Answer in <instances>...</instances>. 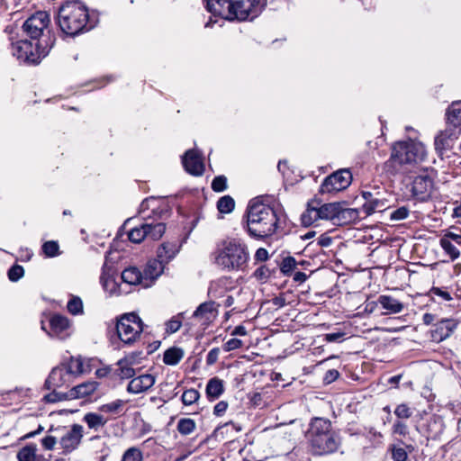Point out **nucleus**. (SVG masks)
Wrapping results in <instances>:
<instances>
[{
    "mask_svg": "<svg viewBox=\"0 0 461 461\" xmlns=\"http://www.w3.org/2000/svg\"><path fill=\"white\" fill-rule=\"evenodd\" d=\"M271 276L268 267L263 265L258 267L254 272V276L260 282H266Z\"/></svg>",
    "mask_w": 461,
    "mask_h": 461,
    "instance_id": "nucleus-49",
    "label": "nucleus"
},
{
    "mask_svg": "<svg viewBox=\"0 0 461 461\" xmlns=\"http://www.w3.org/2000/svg\"><path fill=\"white\" fill-rule=\"evenodd\" d=\"M141 352H132L127 356H125L123 358L120 359L117 363V365H131L135 366L140 363L141 358Z\"/></svg>",
    "mask_w": 461,
    "mask_h": 461,
    "instance_id": "nucleus-46",
    "label": "nucleus"
},
{
    "mask_svg": "<svg viewBox=\"0 0 461 461\" xmlns=\"http://www.w3.org/2000/svg\"><path fill=\"white\" fill-rule=\"evenodd\" d=\"M394 414L399 419H409L412 415V411L407 404L402 403L395 408Z\"/></svg>",
    "mask_w": 461,
    "mask_h": 461,
    "instance_id": "nucleus-51",
    "label": "nucleus"
},
{
    "mask_svg": "<svg viewBox=\"0 0 461 461\" xmlns=\"http://www.w3.org/2000/svg\"><path fill=\"white\" fill-rule=\"evenodd\" d=\"M242 346V341L239 339H230L224 345L223 349L226 352L240 348Z\"/></svg>",
    "mask_w": 461,
    "mask_h": 461,
    "instance_id": "nucleus-57",
    "label": "nucleus"
},
{
    "mask_svg": "<svg viewBox=\"0 0 461 461\" xmlns=\"http://www.w3.org/2000/svg\"><path fill=\"white\" fill-rule=\"evenodd\" d=\"M122 461H142V453L137 447H130L124 452Z\"/></svg>",
    "mask_w": 461,
    "mask_h": 461,
    "instance_id": "nucleus-45",
    "label": "nucleus"
},
{
    "mask_svg": "<svg viewBox=\"0 0 461 461\" xmlns=\"http://www.w3.org/2000/svg\"><path fill=\"white\" fill-rule=\"evenodd\" d=\"M122 280L123 283L130 285H141L144 287V279L142 276V272L137 267H126L122 272Z\"/></svg>",
    "mask_w": 461,
    "mask_h": 461,
    "instance_id": "nucleus-26",
    "label": "nucleus"
},
{
    "mask_svg": "<svg viewBox=\"0 0 461 461\" xmlns=\"http://www.w3.org/2000/svg\"><path fill=\"white\" fill-rule=\"evenodd\" d=\"M126 401L117 399L113 402L103 404L99 407V411L104 413H110L113 415H120L122 413L123 407L126 404Z\"/></svg>",
    "mask_w": 461,
    "mask_h": 461,
    "instance_id": "nucleus-35",
    "label": "nucleus"
},
{
    "mask_svg": "<svg viewBox=\"0 0 461 461\" xmlns=\"http://www.w3.org/2000/svg\"><path fill=\"white\" fill-rule=\"evenodd\" d=\"M165 267L155 259L149 260L143 269L144 288L150 287L154 282L163 274Z\"/></svg>",
    "mask_w": 461,
    "mask_h": 461,
    "instance_id": "nucleus-19",
    "label": "nucleus"
},
{
    "mask_svg": "<svg viewBox=\"0 0 461 461\" xmlns=\"http://www.w3.org/2000/svg\"><path fill=\"white\" fill-rule=\"evenodd\" d=\"M48 53L47 46L41 47L40 41L20 40L12 43V54L27 64H39Z\"/></svg>",
    "mask_w": 461,
    "mask_h": 461,
    "instance_id": "nucleus-7",
    "label": "nucleus"
},
{
    "mask_svg": "<svg viewBox=\"0 0 461 461\" xmlns=\"http://www.w3.org/2000/svg\"><path fill=\"white\" fill-rule=\"evenodd\" d=\"M200 397V393L195 389L185 390L181 396L182 402L185 405H191L195 402Z\"/></svg>",
    "mask_w": 461,
    "mask_h": 461,
    "instance_id": "nucleus-44",
    "label": "nucleus"
},
{
    "mask_svg": "<svg viewBox=\"0 0 461 461\" xmlns=\"http://www.w3.org/2000/svg\"><path fill=\"white\" fill-rule=\"evenodd\" d=\"M155 384V378L151 375H141L132 378L128 386L127 391L131 393H140L149 389Z\"/></svg>",
    "mask_w": 461,
    "mask_h": 461,
    "instance_id": "nucleus-23",
    "label": "nucleus"
},
{
    "mask_svg": "<svg viewBox=\"0 0 461 461\" xmlns=\"http://www.w3.org/2000/svg\"><path fill=\"white\" fill-rule=\"evenodd\" d=\"M340 203H330L322 204L319 209L321 220H329L335 221L337 212Z\"/></svg>",
    "mask_w": 461,
    "mask_h": 461,
    "instance_id": "nucleus-34",
    "label": "nucleus"
},
{
    "mask_svg": "<svg viewBox=\"0 0 461 461\" xmlns=\"http://www.w3.org/2000/svg\"><path fill=\"white\" fill-rule=\"evenodd\" d=\"M84 436V428L79 424H73L61 437L59 444L64 454H69L78 447Z\"/></svg>",
    "mask_w": 461,
    "mask_h": 461,
    "instance_id": "nucleus-14",
    "label": "nucleus"
},
{
    "mask_svg": "<svg viewBox=\"0 0 461 461\" xmlns=\"http://www.w3.org/2000/svg\"><path fill=\"white\" fill-rule=\"evenodd\" d=\"M231 284L230 277H221L211 283L208 289V295L212 299H219L224 296Z\"/></svg>",
    "mask_w": 461,
    "mask_h": 461,
    "instance_id": "nucleus-24",
    "label": "nucleus"
},
{
    "mask_svg": "<svg viewBox=\"0 0 461 461\" xmlns=\"http://www.w3.org/2000/svg\"><path fill=\"white\" fill-rule=\"evenodd\" d=\"M388 207V201L384 197V194L380 191L379 194L373 199V202L370 204H363V211L366 215H371L375 212H383Z\"/></svg>",
    "mask_w": 461,
    "mask_h": 461,
    "instance_id": "nucleus-31",
    "label": "nucleus"
},
{
    "mask_svg": "<svg viewBox=\"0 0 461 461\" xmlns=\"http://www.w3.org/2000/svg\"><path fill=\"white\" fill-rule=\"evenodd\" d=\"M50 330L49 335L59 339H65L72 333L70 321L63 315L54 314L50 320Z\"/></svg>",
    "mask_w": 461,
    "mask_h": 461,
    "instance_id": "nucleus-15",
    "label": "nucleus"
},
{
    "mask_svg": "<svg viewBox=\"0 0 461 461\" xmlns=\"http://www.w3.org/2000/svg\"><path fill=\"white\" fill-rule=\"evenodd\" d=\"M439 243L451 260H456L460 256L459 249L452 242L447 240V239H440Z\"/></svg>",
    "mask_w": 461,
    "mask_h": 461,
    "instance_id": "nucleus-40",
    "label": "nucleus"
},
{
    "mask_svg": "<svg viewBox=\"0 0 461 461\" xmlns=\"http://www.w3.org/2000/svg\"><path fill=\"white\" fill-rule=\"evenodd\" d=\"M426 158V149L414 140L398 141L392 146L391 156L385 162L386 170L392 174H407Z\"/></svg>",
    "mask_w": 461,
    "mask_h": 461,
    "instance_id": "nucleus-3",
    "label": "nucleus"
},
{
    "mask_svg": "<svg viewBox=\"0 0 461 461\" xmlns=\"http://www.w3.org/2000/svg\"><path fill=\"white\" fill-rule=\"evenodd\" d=\"M57 20L61 32L72 37L92 30L98 22L94 14H89L85 4L77 0L62 4Z\"/></svg>",
    "mask_w": 461,
    "mask_h": 461,
    "instance_id": "nucleus-1",
    "label": "nucleus"
},
{
    "mask_svg": "<svg viewBox=\"0 0 461 461\" xmlns=\"http://www.w3.org/2000/svg\"><path fill=\"white\" fill-rule=\"evenodd\" d=\"M99 384L95 381H87L71 388L65 393H50L44 398L48 402H56L68 399L85 398L92 395L98 388Z\"/></svg>",
    "mask_w": 461,
    "mask_h": 461,
    "instance_id": "nucleus-11",
    "label": "nucleus"
},
{
    "mask_svg": "<svg viewBox=\"0 0 461 461\" xmlns=\"http://www.w3.org/2000/svg\"><path fill=\"white\" fill-rule=\"evenodd\" d=\"M173 399V389L170 383L160 384L159 396L152 397L150 400L158 407Z\"/></svg>",
    "mask_w": 461,
    "mask_h": 461,
    "instance_id": "nucleus-33",
    "label": "nucleus"
},
{
    "mask_svg": "<svg viewBox=\"0 0 461 461\" xmlns=\"http://www.w3.org/2000/svg\"><path fill=\"white\" fill-rule=\"evenodd\" d=\"M352 176L348 169H341L327 176L321 185L322 194H330L346 189L351 183Z\"/></svg>",
    "mask_w": 461,
    "mask_h": 461,
    "instance_id": "nucleus-13",
    "label": "nucleus"
},
{
    "mask_svg": "<svg viewBox=\"0 0 461 461\" xmlns=\"http://www.w3.org/2000/svg\"><path fill=\"white\" fill-rule=\"evenodd\" d=\"M358 219V211L353 208H344L339 204L334 221L336 225H346Z\"/></svg>",
    "mask_w": 461,
    "mask_h": 461,
    "instance_id": "nucleus-28",
    "label": "nucleus"
},
{
    "mask_svg": "<svg viewBox=\"0 0 461 461\" xmlns=\"http://www.w3.org/2000/svg\"><path fill=\"white\" fill-rule=\"evenodd\" d=\"M173 258V244L171 242L162 243L157 249V260L166 267L170 263Z\"/></svg>",
    "mask_w": 461,
    "mask_h": 461,
    "instance_id": "nucleus-32",
    "label": "nucleus"
},
{
    "mask_svg": "<svg viewBox=\"0 0 461 461\" xmlns=\"http://www.w3.org/2000/svg\"><path fill=\"white\" fill-rule=\"evenodd\" d=\"M456 328V322L454 320L445 319L438 321L431 331L433 340L440 342L448 338Z\"/></svg>",
    "mask_w": 461,
    "mask_h": 461,
    "instance_id": "nucleus-22",
    "label": "nucleus"
},
{
    "mask_svg": "<svg viewBox=\"0 0 461 461\" xmlns=\"http://www.w3.org/2000/svg\"><path fill=\"white\" fill-rule=\"evenodd\" d=\"M409 209L405 206H402L390 213V218L392 221H402L408 217Z\"/></svg>",
    "mask_w": 461,
    "mask_h": 461,
    "instance_id": "nucleus-52",
    "label": "nucleus"
},
{
    "mask_svg": "<svg viewBox=\"0 0 461 461\" xmlns=\"http://www.w3.org/2000/svg\"><path fill=\"white\" fill-rule=\"evenodd\" d=\"M254 258L256 261L258 262H265L268 259V252L264 248H259L256 250V253L254 255Z\"/></svg>",
    "mask_w": 461,
    "mask_h": 461,
    "instance_id": "nucleus-63",
    "label": "nucleus"
},
{
    "mask_svg": "<svg viewBox=\"0 0 461 461\" xmlns=\"http://www.w3.org/2000/svg\"><path fill=\"white\" fill-rule=\"evenodd\" d=\"M166 231V226L162 222H145L139 227L131 229L128 232L129 240L133 243H140L145 238L152 240H159Z\"/></svg>",
    "mask_w": 461,
    "mask_h": 461,
    "instance_id": "nucleus-10",
    "label": "nucleus"
},
{
    "mask_svg": "<svg viewBox=\"0 0 461 461\" xmlns=\"http://www.w3.org/2000/svg\"><path fill=\"white\" fill-rule=\"evenodd\" d=\"M321 219L319 209L308 205L307 210L302 214L301 220L303 225L308 226L312 224L317 220Z\"/></svg>",
    "mask_w": 461,
    "mask_h": 461,
    "instance_id": "nucleus-36",
    "label": "nucleus"
},
{
    "mask_svg": "<svg viewBox=\"0 0 461 461\" xmlns=\"http://www.w3.org/2000/svg\"><path fill=\"white\" fill-rule=\"evenodd\" d=\"M214 263L226 272H246L249 262L247 244L237 239L228 238L217 243L213 252Z\"/></svg>",
    "mask_w": 461,
    "mask_h": 461,
    "instance_id": "nucleus-2",
    "label": "nucleus"
},
{
    "mask_svg": "<svg viewBox=\"0 0 461 461\" xmlns=\"http://www.w3.org/2000/svg\"><path fill=\"white\" fill-rule=\"evenodd\" d=\"M224 383L221 379L214 376L208 380L205 387V394L209 401L212 402L219 399L224 393Z\"/></svg>",
    "mask_w": 461,
    "mask_h": 461,
    "instance_id": "nucleus-25",
    "label": "nucleus"
},
{
    "mask_svg": "<svg viewBox=\"0 0 461 461\" xmlns=\"http://www.w3.org/2000/svg\"><path fill=\"white\" fill-rule=\"evenodd\" d=\"M344 332L328 333L324 335V340L330 343L337 342L339 341L344 337Z\"/></svg>",
    "mask_w": 461,
    "mask_h": 461,
    "instance_id": "nucleus-64",
    "label": "nucleus"
},
{
    "mask_svg": "<svg viewBox=\"0 0 461 461\" xmlns=\"http://www.w3.org/2000/svg\"><path fill=\"white\" fill-rule=\"evenodd\" d=\"M429 293L432 295H436V296L440 297L443 301H450V300H452V296H451V294L447 291L443 290V289L438 288V287H432L430 289Z\"/></svg>",
    "mask_w": 461,
    "mask_h": 461,
    "instance_id": "nucleus-54",
    "label": "nucleus"
},
{
    "mask_svg": "<svg viewBox=\"0 0 461 461\" xmlns=\"http://www.w3.org/2000/svg\"><path fill=\"white\" fill-rule=\"evenodd\" d=\"M305 437L312 452L318 456L336 452L340 443L331 421L321 417L311 420Z\"/></svg>",
    "mask_w": 461,
    "mask_h": 461,
    "instance_id": "nucleus-4",
    "label": "nucleus"
},
{
    "mask_svg": "<svg viewBox=\"0 0 461 461\" xmlns=\"http://www.w3.org/2000/svg\"><path fill=\"white\" fill-rule=\"evenodd\" d=\"M157 202V200L153 197H150V198H147L145 200L142 201V203H140V211L139 212L140 213H144L145 211L149 210V209H151L152 212L155 211V206H154V203Z\"/></svg>",
    "mask_w": 461,
    "mask_h": 461,
    "instance_id": "nucleus-55",
    "label": "nucleus"
},
{
    "mask_svg": "<svg viewBox=\"0 0 461 461\" xmlns=\"http://www.w3.org/2000/svg\"><path fill=\"white\" fill-rule=\"evenodd\" d=\"M195 429V422L189 418L179 420L177 423V430L183 435H188Z\"/></svg>",
    "mask_w": 461,
    "mask_h": 461,
    "instance_id": "nucleus-42",
    "label": "nucleus"
},
{
    "mask_svg": "<svg viewBox=\"0 0 461 461\" xmlns=\"http://www.w3.org/2000/svg\"><path fill=\"white\" fill-rule=\"evenodd\" d=\"M100 281H101V283H102V285H103V286H104V288L105 290H107L108 287L111 285L112 286V289H111V293L112 294H121L120 289L118 291H115V290L113 291V288L116 285V283H115L114 280L109 279V278H105L104 276L102 275L101 277H100Z\"/></svg>",
    "mask_w": 461,
    "mask_h": 461,
    "instance_id": "nucleus-59",
    "label": "nucleus"
},
{
    "mask_svg": "<svg viewBox=\"0 0 461 461\" xmlns=\"http://www.w3.org/2000/svg\"><path fill=\"white\" fill-rule=\"evenodd\" d=\"M207 10L214 15L232 21L231 0H205Z\"/></svg>",
    "mask_w": 461,
    "mask_h": 461,
    "instance_id": "nucleus-20",
    "label": "nucleus"
},
{
    "mask_svg": "<svg viewBox=\"0 0 461 461\" xmlns=\"http://www.w3.org/2000/svg\"><path fill=\"white\" fill-rule=\"evenodd\" d=\"M24 275V269L22 266L14 265L8 270V278L12 282H16Z\"/></svg>",
    "mask_w": 461,
    "mask_h": 461,
    "instance_id": "nucleus-48",
    "label": "nucleus"
},
{
    "mask_svg": "<svg viewBox=\"0 0 461 461\" xmlns=\"http://www.w3.org/2000/svg\"><path fill=\"white\" fill-rule=\"evenodd\" d=\"M82 420L86 423L87 427L94 431H99L105 426L108 420L104 415L96 412H87L84 415Z\"/></svg>",
    "mask_w": 461,
    "mask_h": 461,
    "instance_id": "nucleus-30",
    "label": "nucleus"
},
{
    "mask_svg": "<svg viewBox=\"0 0 461 461\" xmlns=\"http://www.w3.org/2000/svg\"><path fill=\"white\" fill-rule=\"evenodd\" d=\"M67 309L72 315L83 314L84 306L80 297L72 295L67 304Z\"/></svg>",
    "mask_w": 461,
    "mask_h": 461,
    "instance_id": "nucleus-38",
    "label": "nucleus"
},
{
    "mask_svg": "<svg viewBox=\"0 0 461 461\" xmlns=\"http://www.w3.org/2000/svg\"><path fill=\"white\" fill-rule=\"evenodd\" d=\"M57 443V439L53 436H47L41 439L43 447L47 450H52Z\"/></svg>",
    "mask_w": 461,
    "mask_h": 461,
    "instance_id": "nucleus-61",
    "label": "nucleus"
},
{
    "mask_svg": "<svg viewBox=\"0 0 461 461\" xmlns=\"http://www.w3.org/2000/svg\"><path fill=\"white\" fill-rule=\"evenodd\" d=\"M446 116L447 126L458 129L461 125V102H453L448 107Z\"/></svg>",
    "mask_w": 461,
    "mask_h": 461,
    "instance_id": "nucleus-29",
    "label": "nucleus"
},
{
    "mask_svg": "<svg viewBox=\"0 0 461 461\" xmlns=\"http://www.w3.org/2000/svg\"><path fill=\"white\" fill-rule=\"evenodd\" d=\"M277 221L278 219L273 208L259 202L249 203L246 221L249 236L261 239L272 235L276 230Z\"/></svg>",
    "mask_w": 461,
    "mask_h": 461,
    "instance_id": "nucleus-5",
    "label": "nucleus"
},
{
    "mask_svg": "<svg viewBox=\"0 0 461 461\" xmlns=\"http://www.w3.org/2000/svg\"><path fill=\"white\" fill-rule=\"evenodd\" d=\"M116 331L123 344L131 345L143 331V322L136 313H127L118 320Z\"/></svg>",
    "mask_w": 461,
    "mask_h": 461,
    "instance_id": "nucleus-8",
    "label": "nucleus"
},
{
    "mask_svg": "<svg viewBox=\"0 0 461 461\" xmlns=\"http://www.w3.org/2000/svg\"><path fill=\"white\" fill-rule=\"evenodd\" d=\"M41 249L47 258H54L60 254L59 245L57 241L54 240L44 242Z\"/></svg>",
    "mask_w": 461,
    "mask_h": 461,
    "instance_id": "nucleus-41",
    "label": "nucleus"
},
{
    "mask_svg": "<svg viewBox=\"0 0 461 461\" xmlns=\"http://www.w3.org/2000/svg\"><path fill=\"white\" fill-rule=\"evenodd\" d=\"M296 267V261L293 257H286L280 263V271L285 276H290Z\"/></svg>",
    "mask_w": 461,
    "mask_h": 461,
    "instance_id": "nucleus-43",
    "label": "nucleus"
},
{
    "mask_svg": "<svg viewBox=\"0 0 461 461\" xmlns=\"http://www.w3.org/2000/svg\"><path fill=\"white\" fill-rule=\"evenodd\" d=\"M219 355H220L219 348H212L206 356V364L208 366H212L213 364H215L219 358Z\"/></svg>",
    "mask_w": 461,
    "mask_h": 461,
    "instance_id": "nucleus-56",
    "label": "nucleus"
},
{
    "mask_svg": "<svg viewBox=\"0 0 461 461\" xmlns=\"http://www.w3.org/2000/svg\"><path fill=\"white\" fill-rule=\"evenodd\" d=\"M392 455L394 461H406L408 456L407 452L402 447H394Z\"/></svg>",
    "mask_w": 461,
    "mask_h": 461,
    "instance_id": "nucleus-58",
    "label": "nucleus"
},
{
    "mask_svg": "<svg viewBox=\"0 0 461 461\" xmlns=\"http://www.w3.org/2000/svg\"><path fill=\"white\" fill-rule=\"evenodd\" d=\"M37 447L34 444L22 447L17 453L18 461H34Z\"/></svg>",
    "mask_w": 461,
    "mask_h": 461,
    "instance_id": "nucleus-37",
    "label": "nucleus"
},
{
    "mask_svg": "<svg viewBox=\"0 0 461 461\" xmlns=\"http://www.w3.org/2000/svg\"><path fill=\"white\" fill-rule=\"evenodd\" d=\"M232 21L252 20L261 12L260 0H231Z\"/></svg>",
    "mask_w": 461,
    "mask_h": 461,
    "instance_id": "nucleus-12",
    "label": "nucleus"
},
{
    "mask_svg": "<svg viewBox=\"0 0 461 461\" xmlns=\"http://www.w3.org/2000/svg\"><path fill=\"white\" fill-rule=\"evenodd\" d=\"M50 23V14L45 11H39L23 23V29L32 41H39V38L43 35L45 30H48Z\"/></svg>",
    "mask_w": 461,
    "mask_h": 461,
    "instance_id": "nucleus-9",
    "label": "nucleus"
},
{
    "mask_svg": "<svg viewBox=\"0 0 461 461\" xmlns=\"http://www.w3.org/2000/svg\"><path fill=\"white\" fill-rule=\"evenodd\" d=\"M459 134L458 129L447 126L440 131L435 138V149L438 152L443 153L453 148L455 141Z\"/></svg>",
    "mask_w": 461,
    "mask_h": 461,
    "instance_id": "nucleus-18",
    "label": "nucleus"
},
{
    "mask_svg": "<svg viewBox=\"0 0 461 461\" xmlns=\"http://www.w3.org/2000/svg\"><path fill=\"white\" fill-rule=\"evenodd\" d=\"M377 302L385 310L384 314L399 313L404 308L402 303L390 295H380Z\"/></svg>",
    "mask_w": 461,
    "mask_h": 461,
    "instance_id": "nucleus-27",
    "label": "nucleus"
},
{
    "mask_svg": "<svg viewBox=\"0 0 461 461\" xmlns=\"http://www.w3.org/2000/svg\"><path fill=\"white\" fill-rule=\"evenodd\" d=\"M229 404L225 401H221L216 403V405L213 408V414L216 416H221L225 413Z\"/></svg>",
    "mask_w": 461,
    "mask_h": 461,
    "instance_id": "nucleus-62",
    "label": "nucleus"
},
{
    "mask_svg": "<svg viewBox=\"0 0 461 461\" xmlns=\"http://www.w3.org/2000/svg\"><path fill=\"white\" fill-rule=\"evenodd\" d=\"M212 189L214 192H223L227 189V178L224 176H215L212 182Z\"/></svg>",
    "mask_w": 461,
    "mask_h": 461,
    "instance_id": "nucleus-47",
    "label": "nucleus"
},
{
    "mask_svg": "<svg viewBox=\"0 0 461 461\" xmlns=\"http://www.w3.org/2000/svg\"><path fill=\"white\" fill-rule=\"evenodd\" d=\"M379 188L375 187L372 191L371 190H363L361 192L363 198L365 199L364 204H370L373 202V199H375L377 194H379Z\"/></svg>",
    "mask_w": 461,
    "mask_h": 461,
    "instance_id": "nucleus-53",
    "label": "nucleus"
},
{
    "mask_svg": "<svg viewBox=\"0 0 461 461\" xmlns=\"http://www.w3.org/2000/svg\"><path fill=\"white\" fill-rule=\"evenodd\" d=\"M217 314L215 303L212 301L201 303L193 312V317L201 322V325L209 324Z\"/></svg>",
    "mask_w": 461,
    "mask_h": 461,
    "instance_id": "nucleus-21",
    "label": "nucleus"
},
{
    "mask_svg": "<svg viewBox=\"0 0 461 461\" xmlns=\"http://www.w3.org/2000/svg\"><path fill=\"white\" fill-rule=\"evenodd\" d=\"M235 206V202L230 195L222 196L217 203V208L221 213H230Z\"/></svg>",
    "mask_w": 461,
    "mask_h": 461,
    "instance_id": "nucleus-39",
    "label": "nucleus"
},
{
    "mask_svg": "<svg viewBox=\"0 0 461 461\" xmlns=\"http://www.w3.org/2000/svg\"><path fill=\"white\" fill-rule=\"evenodd\" d=\"M118 366V375L122 379L131 378L135 375V370L131 365H117Z\"/></svg>",
    "mask_w": 461,
    "mask_h": 461,
    "instance_id": "nucleus-50",
    "label": "nucleus"
},
{
    "mask_svg": "<svg viewBox=\"0 0 461 461\" xmlns=\"http://www.w3.org/2000/svg\"><path fill=\"white\" fill-rule=\"evenodd\" d=\"M433 180L428 175L417 176L412 182V194L420 201L427 200L432 191Z\"/></svg>",
    "mask_w": 461,
    "mask_h": 461,
    "instance_id": "nucleus-17",
    "label": "nucleus"
},
{
    "mask_svg": "<svg viewBox=\"0 0 461 461\" xmlns=\"http://www.w3.org/2000/svg\"><path fill=\"white\" fill-rule=\"evenodd\" d=\"M82 367V362L73 358L68 364L54 367L45 381V387L56 393L57 388L69 384L76 375L81 374Z\"/></svg>",
    "mask_w": 461,
    "mask_h": 461,
    "instance_id": "nucleus-6",
    "label": "nucleus"
},
{
    "mask_svg": "<svg viewBox=\"0 0 461 461\" xmlns=\"http://www.w3.org/2000/svg\"><path fill=\"white\" fill-rule=\"evenodd\" d=\"M393 433L405 436L408 434V427L407 425L402 421H396L393 424Z\"/></svg>",
    "mask_w": 461,
    "mask_h": 461,
    "instance_id": "nucleus-60",
    "label": "nucleus"
},
{
    "mask_svg": "<svg viewBox=\"0 0 461 461\" xmlns=\"http://www.w3.org/2000/svg\"><path fill=\"white\" fill-rule=\"evenodd\" d=\"M182 163L185 171L193 176H200L204 172L203 158L197 150H187L183 156Z\"/></svg>",
    "mask_w": 461,
    "mask_h": 461,
    "instance_id": "nucleus-16",
    "label": "nucleus"
}]
</instances>
